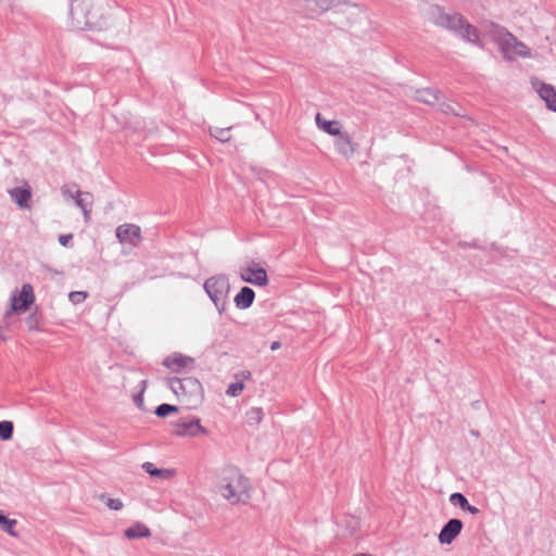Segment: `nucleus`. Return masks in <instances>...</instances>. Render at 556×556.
<instances>
[{
  "label": "nucleus",
  "mask_w": 556,
  "mask_h": 556,
  "mask_svg": "<svg viewBox=\"0 0 556 556\" xmlns=\"http://www.w3.org/2000/svg\"><path fill=\"white\" fill-rule=\"evenodd\" d=\"M314 2L321 11H327L340 4L341 0H314Z\"/></svg>",
  "instance_id": "7c9ffc66"
},
{
  "label": "nucleus",
  "mask_w": 556,
  "mask_h": 556,
  "mask_svg": "<svg viewBox=\"0 0 556 556\" xmlns=\"http://www.w3.org/2000/svg\"><path fill=\"white\" fill-rule=\"evenodd\" d=\"M87 295L85 291H72L68 294V299L73 304H79L86 300Z\"/></svg>",
  "instance_id": "2f4dec72"
},
{
  "label": "nucleus",
  "mask_w": 556,
  "mask_h": 556,
  "mask_svg": "<svg viewBox=\"0 0 556 556\" xmlns=\"http://www.w3.org/2000/svg\"><path fill=\"white\" fill-rule=\"evenodd\" d=\"M315 121L318 128L330 136L337 137L342 131L339 121H326L321 117L320 113L316 114Z\"/></svg>",
  "instance_id": "dca6fc26"
},
{
  "label": "nucleus",
  "mask_w": 556,
  "mask_h": 556,
  "mask_svg": "<svg viewBox=\"0 0 556 556\" xmlns=\"http://www.w3.org/2000/svg\"><path fill=\"white\" fill-rule=\"evenodd\" d=\"M17 521L15 519H9L0 511V527L3 531L8 532L12 536H16V532L14 531V527Z\"/></svg>",
  "instance_id": "5701e85b"
},
{
  "label": "nucleus",
  "mask_w": 556,
  "mask_h": 556,
  "mask_svg": "<svg viewBox=\"0 0 556 556\" xmlns=\"http://www.w3.org/2000/svg\"><path fill=\"white\" fill-rule=\"evenodd\" d=\"M229 289V281L224 275L213 276L204 282V290L215 304L219 314L224 313L226 309Z\"/></svg>",
  "instance_id": "423d86ee"
},
{
  "label": "nucleus",
  "mask_w": 556,
  "mask_h": 556,
  "mask_svg": "<svg viewBox=\"0 0 556 556\" xmlns=\"http://www.w3.org/2000/svg\"><path fill=\"white\" fill-rule=\"evenodd\" d=\"M215 489L231 505L247 504L251 498V482L235 466H226L218 471Z\"/></svg>",
  "instance_id": "f257e3e1"
},
{
  "label": "nucleus",
  "mask_w": 556,
  "mask_h": 556,
  "mask_svg": "<svg viewBox=\"0 0 556 556\" xmlns=\"http://www.w3.org/2000/svg\"><path fill=\"white\" fill-rule=\"evenodd\" d=\"M279 346H280V343L278 341H275L271 343L270 349L273 351H275V350L279 349Z\"/></svg>",
  "instance_id": "a19ab883"
},
{
  "label": "nucleus",
  "mask_w": 556,
  "mask_h": 556,
  "mask_svg": "<svg viewBox=\"0 0 556 556\" xmlns=\"http://www.w3.org/2000/svg\"><path fill=\"white\" fill-rule=\"evenodd\" d=\"M35 300L33 287L29 283L23 285L20 293L14 291L10 298V307L3 315V323L11 326L14 315H20L28 309Z\"/></svg>",
  "instance_id": "39448f33"
},
{
  "label": "nucleus",
  "mask_w": 556,
  "mask_h": 556,
  "mask_svg": "<svg viewBox=\"0 0 556 556\" xmlns=\"http://www.w3.org/2000/svg\"><path fill=\"white\" fill-rule=\"evenodd\" d=\"M71 26L76 30L101 28L103 10L94 0H73L70 9Z\"/></svg>",
  "instance_id": "7ed1b4c3"
},
{
  "label": "nucleus",
  "mask_w": 556,
  "mask_h": 556,
  "mask_svg": "<svg viewBox=\"0 0 556 556\" xmlns=\"http://www.w3.org/2000/svg\"><path fill=\"white\" fill-rule=\"evenodd\" d=\"M463 529V522L459 519H450L441 529L439 533V541L441 544H451Z\"/></svg>",
  "instance_id": "f8f14e48"
},
{
  "label": "nucleus",
  "mask_w": 556,
  "mask_h": 556,
  "mask_svg": "<svg viewBox=\"0 0 556 556\" xmlns=\"http://www.w3.org/2000/svg\"><path fill=\"white\" fill-rule=\"evenodd\" d=\"M533 88L539 93L540 98L545 102L546 108L556 112V89L549 84L542 83L538 79L532 81Z\"/></svg>",
  "instance_id": "9d476101"
},
{
  "label": "nucleus",
  "mask_w": 556,
  "mask_h": 556,
  "mask_svg": "<svg viewBox=\"0 0 556 556\" xmlns=\"http://www.w3.org/2000/svg\"><path fill=\"white\" fill-rule=\"evenodd\" d=\"M26 324L29 330H36L39 328V317L36 314H30L26 319Z\"/></svg>",
  "instance_id": "72a5a7b5"
},
{
  "label": "nucleus",
  "mask_w": 556,
  "mask_h": 556,
  "mask_svg": "<svg viewBox=\"0 0 556 556\" xmlns=\"http://www.w3.org/2000/svg\"><path fill=\"white\" fill-rule=\"evenodd\" d=\"M441 93L438 90L425 88L416 91V100L429 105H435L440 100Z\"/></svg>",
  "instance_id": "6ab92c4d"
},
{
  "label": "nucleus",
  "mask_w": 556,
  "mask_h": 556,
  "mask_svg": "<svg viewBox=\"0 0 556 556\" xmlns=\"http://www.w3.org/2000/svg\"><path fill=\"white\" fill-rule=\"evenodd\" d=\"M240 376L243 378V379H250L251 378V372L250 371H241L240 372ZM236 377L238 378L239 375H236Z\"/></svg>",
  "instance_id": "ea45409f"
},
{
  "label": "nucleus",
  "mask_w": 556,
  "mask_h": 556,
  "mask_svg": "<svg viewBox=\"0 0 556 556\" xmlns=\"http://www.w3.org/2000/svg\"><path fill=\"white\" fill-rule=\"evenodd\" d=\"M13 429L14 427L12 421H0V439L3 441L10 440L13 435Z\"/></svg>",
  "instance_id": "a878e982"
},
{
  "label": "nucleus",
  "mask_w": 556,
  "mask_h": 556,
  "mask_svg": "<svg viewBox=\"0 0 556 556\" xmlns=\"http://www.w3.org/2000/svg\"><path fill=\"white\" fill-rule=\"evenodd\" d=\"M151 535L150 529L143 523H136L125 530V536L129 540L149 538Z\"/></svg>",
  "instance_id": "aec40b11"
},
{
  "label": "nucleus",
  "mask_w": 556,
  "mask_h": 556,
  "mask_svg": "<svg viewBox=\"0 0 556 556\" xmlns=\"http://www.w3.org/2000/svg\"><path fill=\"white\" fill-rule=\"evenodd\" d=\"M177 406L170 405V404H161L156 407L155 414L159 417H167L169 414L177 412Z\"/></svg>",
  "instance_id": "bb28decb"
},
{
  "label": "nucleus",
  "mask_w": 556,
  "mask_h": 556,
  "mask_svg": "<svg viewBox=\"0 0 556 556\" xmlns=\"http://www.w3.org/2000/svg\"><path fill=\"white\" fill-rule=\"evenodd\" d=\"M170 390L177 397L186 403L189 408L195 407L202 401L201 383L192 377L170 378L168 380Z\"/></svg>",
  "instance_id": "20e7f679"
},
{
  "label": "nucleus",
  "mask_w": 556,
  "mask_h": 556,
  "mask_svg": "<svg viewBox=\"0 0 556 556\" xmlns=\"http://www.w3.org/2000/svg\"><path fill=\"white\" fill-rule=\"evenodd\" d=\"M75 204L80 210L92 207L93 195L91 193H89V192H83V191L77 189V190H75Z\"/></svg>",
  "instance_id": "4be33fe9"
},
{
  "label": "nucleus",
  "mask_w": 556,
  "mask_h": 556,
  "mask_svg": "<svg viewBox=\"0 0 556 556\" xmlns=\"http://www.w3.org/2000/svg\"><path fill=\"white\" fill-rule=\"evenodd\" d=\"M500 47L506 60H514L516 56H530V49L510 33H506L501 37Z\"/></svg>",
  "instance_id": "0eeeda50"
},
{
  "label": "nucleus",
  "mask_w": 556,
  "mask_h": 556,
  "mask_svg": "<svg viewBox=\"0 0 556 556\" xmlns=\"http://www.w3.org/2000/svg\"><path fill=\"white\" fill-rule=\"evenodd\" d=\"M254 298V291L249 287H243L235 296L236 306L241 309L249 308L253 304Z\"/></svg>",
  "instance_id": "f3484780"
},
{
  "label": "nucleus",
  "mask_w": 556,
  "mask_h": 556,
  "mask_svg": "<svg viewBox=\"0 0 556 556\" xmlns=\"http://www.w3.org/2000/svg\"><path fill=\"white\" fill-rule=\"evenodd\" d=\"M142 469L152 478H157L160 480H168L174 475L175 471L173 469H159L151 462H146L142 464Z\"/></svg>",
  "instance_id": "a211bd4d"
},
{
  "label": "nucleus",
  "mask_w": 556,
  "mask_h": 556,
  "mask_svg": "<svg viewBox=\"0 0 556 556\" xmlns=\"http://www.w3.org/2000/svg\"><path fill=\"white\" fill-rule=\"evenodd\" d=\"M244 388L243 380L230 383L226 390V394L229 396H238Z\"/></svg>",
  "instance_id": "c85d7f7f"
},
{
  "label": "nucleus",
  "mask_w": 556,
  "mask_h": 556,
  "mask_svg": "<svg viewBox=\"0 0 556 556\" xmlns=\"http://www.w3.org/2000/svg\"><path fill=\"white\" fill-rule=\"evenodd\" d=\"M72 239H73V235H71V233L70 235H61L59 237V242L61 245L67 247Z\"/></svg>",
  "instance_id": "e433bc0d"
},
{
  "label": "nucleus",
  "mask_w": 556,
  "mask_h": 556,
  "mask_svg": "<svg viewBox=\"0 0 556 556\" xmlns=\"http://www.w3.org/2000/svg\"><path fill=\"white\" fill-rule=\"evenodd\" d=\"M140 384H141L140 392L138 394L134 395V403L136 404V406L138 408H142V405H143V392L147 388V380H141Z\"/></svg>",
  "instance_id": "473e14b6"
},
{
  "label": "nucleus",
  "mask_w": 556,
  "mask_h": 556,
  "mask_svg": "<svg viewBox=\"0 0 556 556\" xmlns=\"http://www.w3.org/2000/svg\"><path fill=\"white\" fill-rule=\"evenodd\" d=\"M464 510H467V511H469L472 515H477L480 511L478 507L472 506L469 503H468V506Z\"/></svg>",
  "instance_id": "58836bf2"
},
{
  "label": "nucleus",
  "mask_w": 556,
  "mask_h": 556,
  "mask_svg": "<svg viewBox=\"0 0 556 556\" xmlns=\"http://www.w3.org/2000/svg\"><path fill=\"white\" fill-rule=\"evenodd\" d=\"M240 277L244 282L258 287H264L268 283L266 270L254 262L240 269Z\"/></svg>",
  "instance_id": "1a4fd4ad"
},
{
  "label": "nucleus",
  "mask_w": 556,
  "mask_h": 556,
  "mask_svg": "<svg viewBox=\"0 0 556 556\" xmlns=\"http://www.w3.org/2000/svg\"><path fill=\"white\" fill-rule=\"evenodd\" d=\"M210 132L213 137H215L220 142H228L231 138L230 127H226V128L212 127V128H210Z\"/></svg>",
  "instance_id": "b1692460"
},
{
  "label": "nucleus",
  "mask_w": 556,
  "mask_h": 556,
  "mask_svg": "<svg viewBox=\"0 0 556 556\" xmlns=\"http://www.w3.org/2000/svg\"><path fill=\"white\" fill-rule=\"evenodd\" d=\"M116 237L124 245L137 248L141 240V229L135 224H123L116 228Z\"/></svg>",
  "instance_id": "6e6552de"
},
{
  "label": "nucleus",
  "mask_w": 556,
  "mask_h": 556,
  "mask_svg": "<svg viewBox=\"0 0 556 556\" xmlns=\"http://www.w3.org/2000/svg\"><path fill=\"white\" fill-rule=\"evenodd\" d=\"M81 211H83V214H84L85 222L89 223L90 216H91V207H88V208H85V210H81Z\"/></svg>",
  "instance_id": "4c0bfd02"
},
{
  "label": "nucleus",
  "mask_w": 556,
  "mask_h": 556,
  "mask_svg": "<svg viewBox=\"0 0 556 556\" xmlns=\"http://www.w3.org/2000/svg\"><path fill=\"white\" fill-rule=\"evenodd\" d=\"M450 502L453 505L459 506L462 509H465L468 506V500L465 497L464 494L458 492L451 494Z\"/></svg>",
  "instance_id": "cd10ccee"
},
{
  "label": "nucleus",
  "mask_w": 556,
  "mask_h": 556,
  "mask_svg": "<svg viewBox=\"0 0 556 556\" xmlns=\"http://www.w3.org/2000/svg\"><path fill=\"white\" fill-rule=\"evenodd\" d=\"M61 192L63 194L64 198L66 199H73L75 201V191L72 190V188L67 185H64L62 188H61Z\"/></svg>",
  "instance_id": "c9c22d12"
},
{
  "label": "nucleus",
  "mask_w": 556,
  "mask_h": 556,
  "mask_svg": "<svg viewBox=\"0 0 556 556\" xmlns=\"http://www.w3.org/2000/svg\"><path fill=\"white\" fill-rule=\"evenodd\" d=\"M10 197L22 208H29V201L31 199V191L26 188H13L9 190Z\"/></svg>",
  "instance_id": "2eb2a0df"
},
{
  "label": "nucleus",
  "mask_w": 556,
  "mask_h": 556,
  "mask_svg": "<svg viewBox=\"0 0 556 556\" xmlns=\"http://www.w3.org/2000/svg\"><path fill=\"white\" fill-rule=\"evenodd\" d=\"M334 148L340 155L350 159L356 152L357 143L352 140L346 131H341L334 140Z\"/></svg>",
  "instance_id": "9b49d317"
},
{
  "label": "nucleus",
  "mask_w": 556,
  "mask_h": 556,
  "mask_svg": "<svg viewBox=\"0 0 556 556\" xmlns=\"http://www.w3.org/2000/svg\"><path fill=\"white\" fill-rule=\"evenodd\" d=\"M346 528L350 530L351 534H355L359 529V521L356 518H351L346 525Z\"/></svg>",
  "instance_id": "f704fd0d"
},
{
  "label": "nucleus",
  "mask_w": 556,
  "mask_h": 556,
  "mask_svg": "<svg viewBox=\"0 0 556 556\" xmlns=\"http://www.w3.org/2000/svg\"><path fill=\"white\" fill-rule=\"evenodd\" d=\"M0 340H2V341L4 340V337L2 334V326L1 325H0Z\"/></svg>",
  "instance_id": "79ce46f5"
},
{
  "label": "nucleus",
  "mask_w": 556,
  "mask_h": 556,
  "mask_svg": "<svg viewBox=\"0 0 556 556\" xmlns=\"http://www.w3.org/2000/svg\"><path fill=\"white\" fill-rule=\"evenodd\" d=\"M175 433L182 437H197L199 434H206L207 430L201 426L200 419H193L177 424Z\"/></svg>",
  "instance_id": "ddd939ff"
},
{
  "label": "nucleus",
  "mask_w": 556,
  "mask_h": 556,
  "mask_svg": "<svg viewBox=\"0 0 556 556\" xmlns=\"http://www.w3.org/2000/svg\"><path fill=\"white\" fill-rule=\"evenodd\" d=\"M102 501L105 500V505L112 510H121L124 506L119 498H106L104 494L100 496Z\"/></svg>",
  "instance_id": "c756f323"
},
{
  "label": "nucleus",
  "mask_w": 556,
  "mask_h": 556,
  "mask_svg": "<svg viewBox=\"0 0 556 556\" xmlns=\"http://www.w3.org/2000/svg\"><path fill=\"white\" fill-rule=\"evenodd\" d=\"M264 417L263 409L260 407H252L247 412V419L249 425H258Z\"/></svg>",
  "instance_id": "393cba45"
},
{
  "label": "nucleus",
  "mask_w": 556,
  "mask_h": 556,
  "mask_svg": "<svg viewBox=\"0 0 556 556\" xmlns=\"http://www.w3.org/2000/svg\"><path fill=\"white\" fill-rule=\"evenodd\" d=\"M192 362L191 357L176 353L167 356L164 359L163 365L173 371L179 372L181 369L192 364Z\"/></svg>",
  "instance_id": "4468645a"
},
{
  "label": "nucleus",
  "mask_w": 556,
  "mask_h": 556,
  "mask_svg": "<svg viewBox=\"0 0 556 556\" xmlns=\"http://www.w3.org/2000/svg\"><path fill=\"white\" fill-rule=\"evenodd\" d=\"M426 17L433 25L458 35L468 42L481 46L478 29L469 24L462 14L447 12L444 8L432 4L427 9Z\"/></svg>",
  "instance_id": "f03ea898"
},
{
  "label": "nucleus",
  "mask_w": 556,
  "mask_h": 556,
  "mask_svg": "<svg viewBox=\"0 0 556 556\" xmlns=\"http://www.w3.org/2000/svg\"><path fill=\"white\" fill-rule=\"evenodd\" d=\"M435 105H438L440 111L445 113V114H453V115H456V116H460L462 112H463V109H462L460 105L444 100L442 98V96L440 97V100H439V102Z\"/></svg>",
  "instance_id": "412c9836"
}]
</instances>
